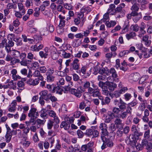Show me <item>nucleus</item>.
<instances>
[{
  "label": "nucleus",
  "mask_w": 152,
  "mask_h": 152,
  "mask_svg": "<svg viewBox=\"0 0 152 152\" xmlns=\"http://www.w3.org/2000/svg\"><path fill=\"white\" fill-rule=\"evenodd\" d=\"M113 103L115 106L118 107H113L112 109V112L110 113L113 115L115 118L119 116V113L125 110L126 107V104L121 98L114 99Z\"/></svg>",
  "instance_id": "obj_1"
},
{
  "label": "nucleus",
  "mask_w": 152,
  "mask_h": 152,
  "mask_svg": "<svg viewBox=\"0 0 152 152\" xmlns=\"http://www.w3.org/2000/svg\"><path fill=\"white\" fill-rule=\"evenodd\" d=\"M39 116V112L36 108H31L28 113V116L30 118V120L29 121H26V123L28 124V125L31 123L32 124V125H34L36 123L35 120Z\"/></svg>",
  "instance_id": "obj_2"
},
{
  "label": "nucleus",
  "mask_w": 152,
  "mask_h": 152,
  "mask_svg": "<svg viewBox=\"0 0 152 152\" xmlns=\"http://www.w3.org/2000/svg\"><path fill=\"white\" fill-rule=\"evenodd\" d=\"M14 45V43L12 41H8L4 38H2L0 41V48H5L6 52L9 53L11 51V48Z\"/></svg>",
  "instance_id": "obj_3"
},
{
  "label": "nucleus",
  "mask_w": 152,
  "mask_h": 152,
  "mask_svg": "<svg viewBox=\"0 0 152 152\" xmlns=\"http://www.w3.org/2000/svg\"><path fill=\"white\" fill-rule=\"evenodd\" d=\"M99 127L102 131L101 136L102 140L104 141L106 139V137H107L108 134L107 130V125L105 123H103L100 124Z\"/></svg>",
  "instance_id": "obj_4"
},
{
  "label": "nucleus",
  "mask_w": 152,
  "mask_h": 152,
  "mask_svg": "<svg viewBox=\"0 0 152 152\" xmlns=\"http://www.w3.org/2000/svg\"><path fill=\"white\" fill-rule=\"evenodd\" d=\"M48 114L50 117L54 118L53 121H54V128H58L59 127L58 124L60 122V120L58 117L56 115V113L54 111L51 110L49 111Z\"/></svg>",
  "instance_id": "obj_5"
},
{
  "label": "nucleus",
  "mask_w": 152,
  "mask_h": 152,
  "mask_svg": "<svg viewBox=\"0 0 152 152\" xmlns=\"http://www.w3.org/2000/svg\"><path fill=\"white\" fill-rule=\"evenodd\" d=\"M126 144L130 145L133 148L135 146L136 143V139L133 135H130L129 137L127 138L126 140Z\"/></svg>",
  "instance_id": "obj_6"
},
{
  "label": "nucleus",
  "mask_w": 152,
  "mask_h": 152,
  "mask_svg": "<svg viewBox=\"0 0 152 152\" xmlns=\"http://www.w3.org/2000/svg\"><path fill=\"white\" fill-rule=\"evenodd\" d=\"M21 55L20 58L21 60L20 61V62L19 63H20L22 66H27L28 65V62H29V60L25 59L26 56V54L22 53Z\"/></svg>",
  "instance_id": "obj_7"
},
{
  "label": "nucleus",
  "mask_w": 152,
  "mask_h": 152,
  "mask_svg": "<svg viewBox=\"0 0 152 152\" xmlns=\"http://www.w3.org/2000/svg\"><path fill=\"white\" fill-rule=\"evenodd\" d=\"M50 94H48V91L46 90L42 91L39 93L40 97L46 101L49 100V97Z\"/></svg>",
  "instance_id": "obj_8"
},
{
  "label": "nucleus",
  "mask_w": 152,
  "mask_h": 152,
  "mask_svg": "<svg viewBox=\"0 0 152 152\" xmlns=\"http://www.w3.org/2000/svg\"><path fill=\"white\" fill-rule=\"evenodd\" d=\"M11 73L12 74V78L14 80L20 79V77L17 75V71L16 69H12L11 72Z\"/></svg>",
  "instance_id": "obj_9"
},
{
  "label": "nucleus",
  "mask_w": 152,
  "mask_h": 152,
  "mask_svg": "<svg viewBox=\"0 0 152 152\" xmlns=\"http://www.w3.org/2000/svg\"><path fill=\"white\" fill-rule=\"evenodd\" d=\"M94 142H90L87 144L83 145L81 147V149L83 151H86L87 148H94Z\"/></svg>",
  "instance_id": "obj_10"
},
{
  "label": "nucleus",
  "mask_w": 152,
  "mask_h": 152,
  "mask_svg": "<svg viewBox=\"0 0 152 152\" xmlns=\"http://www.w3.org/2000/svg\"><path fill=\"white\" fill-rule=\"evenodd\" d=\"M39 82V80L38 79H33L32 78H30L27 80V83L28 84L30 85L35 86L38 85Z\"/></svg>",
  "instance_id": "obj_11"
},
{
  "label": "nucleus",
  "mask_w": 152,
  "mask_h": 152,
  "mask_svg": "<svg viewBox=\"0 0 152 152\" xmlns=\"http://www.w3.org/2000/svg\"><path fill=\"white\" fill-rule=\"evenodd\" d=\"M79 60L77 58H75L71 64L73 69L77 70L79 68Z\"/></svg>",
  "instance_id": "obj_12"
},
{
  "label": "nucleus",
  "mask_w": 152,
  "mask_h": 152,
  "mask_svg": "<svg viewBox=\"0 0 152 152\" xmlns=\"http://www.w3.org/2000/svg\"><path fill=\"white\" fill-rule=\"evenodd\" d=\"M94 91L93 92L92 95L93 97H98L100 100H102V96L101 95V93L98 87L95 88Z\"/></svg>",
  "instance_id": "obj_13"
},
{
  "label": "nucleus",
  "mask_w": 152,
  "mask_h": 152,
  "mask_svg": "<svg viewBox=\"0 0 152 152\" xmlns=\"http://www.w3.org/2000/svg\"><path fill=\"white\" fill-rule=\"evenodd\" d=\"M17 105L16 101H13L10 105V107L8 109V111L10 112H14L16 110V107Z\"/></svg>",
  "instance_id": "obj_14"
},
{
  "label": "nucleus",
  "mask_w": 152,
  "mask_h": 152,
  "mask_svg": "<svg viewBox=\"0 0 152 152\" xmlns=\"http://www.w3.org/2000/svg\"><path fill=\"white\" fill-rule=\"evenodd\" d=\"M115 118V117L113 114H112L110 112L105 117V122L107 123H109Z\"/></svg>",
  "instance_id": "obj_15"
},
{
  "label": "nucleus",
  "mask_w": 152,
  "mask_h": 152,
  "mask_svg": "<svg viewBox=\"0 0 152 152\" xmlns=\"http://www.w3.org/2000/svg\"><path fill=\"white\" fill-rule=\"evenodd\" d=\"M149 37L147 35H145L142 37V40L144 42V44L147 47L149 46L151 44V41L148 39Z\"/></svg>",
  "instance_id": "obj_16"
},
{
  "label": "nucleus",
  "mask_w": 152,
  "mask_h": 152,
  "mask_svg": "<svg viewBox=\"0 0 152 152\" xmlns=\"http://www.w3.org/2000/svg\"><path fill=\"white\" fill-rule=\"evenodd\" d=\"M106 85L108 86L109 90L111 91H114L115 89L117 87L116 84L113 82L108 83L106 82Z\"/></svg>",
  "instance_id": "obj_17"
},
{
  "label": "nucleus",
  "mask_w": 152,
  "mask_h": 152,
  "mask_svg": "<svg viewBox=\"0 0 152 152\" xmlns=\"http://www.w3.org/2000/svg\"><path fill=\"white\" fill-rule=\"evenodd\" d=\"M141 143L143 146H146L147 149L152 147V143L150 142H148L147 140L143 139Z\"/></svg>",
  "instance_id": "obj_18"
},
{
  "label": "nucleus",
  "mask_w": 152,
  "mask_h": 152,
  "mask_svg": "<svg viewBox=\"0 0 152 152\" xmlns=\"http://www.w3.org/2000/svg\"><path fill=\"white\" fill-rule=\"evenodd\" d=\"M115 6L114 4H111L110 5L109 8L108 10V12L111 15H114L116 11L115 10Z\"/></svg>",
  "instance_id": "obj_19"
},
{
  "label": "nucleus",
  "mask_w": 152,
  "mask_h": 152,
  "mask_svg": "<svg viewBox=\"0 0 152 152\" xmlns=\"http://www.w3.org/2000/svg\"><path fill=\"white\" fill-rule=\"evenodd\" d=\"M22 37L23 39V41L24 42H28L29 44H32L34 42L33 39L27 38L26 36L24 34L22 35Z\"/></svg>",
  "instance_id": "obj_20"
},
{
  "label": "nucleus",
  "mask_w": 152,
  "mask_h": 152,
  "mask_svg": "<svg viewBox=\"0 0 152 152\" xmlns=\"http://www.w3.org/2000/svg\"><path fill=\"white\" fill-rule=\"evenodd\" d=\"M70 127V124L69 122L66 121H62L60 125L61 128H64V129L66 130H68Z\"/></svg>",
  "instance_id": "obj_21"
},
{
  "label": "nucleus",
  "mask_w": 152,
  "mask_h": 152,
  "mask_svg": "<svg viewBox=\"0 0 152 152\" xmlns=\"http://www.w3.org/2000/svg\"><path fill=\"white\" fill-rule=\"evenodd\" d=\"M18 7L20 11H21L23 15L25 14L26 10L23 4L21 3H18Z\"/></svg>",
  "instance_id": "obj_22"
},
{
  "label": "nucleus",
  "mask_w": 152,
  "mask_h": 152,
  "mask_svg": "<svg viewBox=\"0 0 152 152\" xmlns=\"http://www.w3.org/2000/svg\"><path fill=\"white\" fill-rule=\"evenodd\" d=\"M33 76L36 77H38L39 80H43V77L40 74V72L38 70H36L33 73Z\"/></svg>",
  "instance_id": "obj_23"
},
{
  "label": "nucleus",
  "mask_w": 152,
  "mask_h": 152,
  "mask_svg": "<svg viewBox=\"0 0 152 152\" xmlns=\"http://www.w3.org/2000/svg\"><path fill=\"white\" fill-rule=\"evenodd\" d=\"M12 54L16 58H18L20 57V56H21V54L22 53H21L18 50H12Z\"/></svg>",
  "instance_id": "obj_24"
},
{
  "label": "nucleus",
  "mask_w": 152,
  "mask_h": 152,
  "mask_svg": "<svg viewBox=\"0 0 152 152\" xmlns=\"http://www.w3.org/2000/svg\"><path fill=\"white\" fill-rule=\"evenodd\" d=\"M119 117L116 118L115 119L114 121L115 124L118 127L119 126H120V127L121 126H122L123 125L122 121L120 118H119Z\"/></svg>",
  "instance_id": "obj_25"
},
{
  "label": "nucleus",
  "mask_w": 152,
  "mask_h": 152,
  "mask_svg": "<svg viewBox=\"0 0 152 152\" xmlns=\"http://www.w3.org/2000/svg\"><path fill=\"white\" fill-rule=\"evenodd\" d=\"M136 36V34L134 32H131L126 35V37L127 40L133 38Z\"/></svg>",
  "instance_id": "obj_26"
},
{
  "label": "nucleus",
  "mask_w": 152,
  "mask_h": 152,
  "mask_svg": "<svg viewBox=\"0 0 152 152\" xmlns=\"http://www.w3.org/2000/svg\"><path fill=\"white\" fill-rule=\"evenodd\" d=\"M63 147L66 152H73L74 151V148L72 145L66 146L64 145Z\"/></svg>",
  "instance_id": "obj_27"
},
{
  "label": "nucleus",
  "mask_w": 152,
  "mask_h": 152,
  "mask_svg": "<svg viewBox=\"0 0 152 152\" xmlns=\"http://www.w3.org/2000/svg\"><path fill=\"white\" fill-rule=\"evenodd\" d=\"M27 58L28 59L29 61L31 62L33 59H35V57L34 56V53L29 52L27 53Z\"/></svg>",
  "instance_id": "obj_28"
},
{
  "label": "nucleus",
  "mask_w": 152,
  "mask_h": 152,
  "mask_svg": "<svg viewBox=\"0 0 152 152\" xmlns=\"http://www.w3.org/2000/svg\"><path fill=\"white\" fill-rule=\"evenodd\" d=\"M149 78V76L148 75H143L140 79L139 81L140 84L144 83L145 81L147 80Z\"/></svg>",
  "instance_id": "obj_29"
},
{
  "label": "nucleus",
  "mask_w": 152,
  "mask_h": 152,
  "mask_svg": "<svg viewBox=\"0 0 152 152\" xmlns=\"http://www.w3.org/2000/svg\"><path fill=\"white\" fill-rule=\"evenodd\" d=\"M62 57L64 58H68L70 57L71 56V54L70 53H68L66 52L65 50H61Z\"/></svg>",
  "instance_id": "obj_30"
},
{
  "label": "nucleus",
  "mask_w": 152,
  "mask_h": 152,
  "mask_svg": "<svg viewBox=\"0 0 152 152\" xmlns=\"http://www.w3.org/2000/svg\"><path fill=\"white\" fill-rule=\"evenodd\" d=\"M61 137L62 140L66 143L69 144L70 143V141L68 140V136L66 134L64 133H62L61 134Z\"/></svg>",
  "instance_id": "obj_31"
},
{
  "label": "nucleus",
  "mask_w": 152,
  "mask_h": 152,
  "mask_svg": "<svg viewBox=\"0 0 152 152\" xmlns=\"http://www.w3.org/2000/svg\"><path fill=\"white\" fill-rule=\"evenodd\" d=\"M115 78L112 76H109L107 78V81L106 82L108 83H112L115 80V81L118 82L119 81V79L117 78L116 79H115Z\"/></svg>",
  "instance_id": "obj_32"
},
{
  "label": "nucleus",
  "mask_w": 152,
  "mask_h": 152,
  "mask_svg": "<svg viewBox=\"0 0 152 152\" xmlns=\"http://www.w3.org/2000/svg\"><path fill=\"white\" fill-rule=\"evenodd\" d=\"M142 17V13L141 12H139L133 18V20L135 23H137Z\"/></svg>",
  "instance_id": "obj_33"
},
{
  "label": "nucleus",
  "mask_w": 152,
  "mask_h": 152,
  "mask_svg": "<svg viewBox=\"0 0 152 152\" xmlns=\"http://www.w3.org/2000/svg\"><path fill=\"white\" fill-rule=\"evenodd\" d=\"M102 101V105L108 104L110 102V99L108 97H106L104 100L103 97L102 96V100H101Z\"/></svg>",
  "instance_id": "obj_34"
},
{
  "label": "nucleus",
  "mask_w": 152,
  "mask_h": 152,
  "mask_svg": "<svg viewBox=\"0 0 152 152\" xmlns=\"http://www.w3.org/2000/svg\"><path fill=\"white\" fill-rule=\"evenodd\" d=\"M92 10V8L89 7H83L81 9V11L83 12V13L86 12L87 13L91 12Z\"/></svg>",
  "instance_id": "obj_35"
},
{
  "label": "nucleus",
  "mask_w": 152,
  "mask_h": 152,
  "mask_svg": "<svg viewBox=\"0 0 152 152\" xmlns=\"http://www.w3.org/2000/svg\"><path fill=\"white\" fill-rule=\"evenodd\" d=\"M54 121H53L51 120H49L47 123V128L49 129H52L53 126L54 128Z\"/></svg>",
  "instance_id": "obj_36"
},
{
  "label": "nucleus",
  "mask_w": 152,
  "mask_h": 152,
  "mask_svg": "<svg viewBox=\"0 0 152 152\" xmlns=\"http://www.w3.org/2000/svg\"><path fill=\"white\" fill-rule=\"evenodd\" d=\"M25 6L27 8H29L33 5L32 0H26L25 4Z\"/></svg>",
  "instance_id": "obj_37"
},
{
  "label": "nucleus",
  "mask_w": 152,
  "mask_h": 152,
  "mask_svg": "<svg viewBox=\"0 0 152 152\" xmlns=\"http://www.w3.org/2000/svg\"><path fill=\"white\" fill-rule=\"evenodd\" d=\"M125 4L124 3H121L116 8V11L118 12H121L122 10V9L125 7Z\"/></svg>",
  "instance_id": "obj_38"
},
{
  "label": "nucleus",
  "mask_w": 152,
  "mask_h": 152,
  "mask_svg": "<svg viewBox=\"0 0 152 152\" xmlns=\"http://www.w3.org/2000/svg\"><path fill=\"white\" fill-rule=\"evenodd\" d=\"M9 87L11 88L12 89L15 90L16 89V86L15 85V84L13 83V80L11 81L8 83Z\"/></svg>",
  "instance_id": "obj_39"
},
{
  "label": "nucleus",
  "mask_w": 152,
  "mask_h": 152,
  "mask_svg": "<svg viewBox=\"0 0 152 152\" xmlns=\"http://www.w3.org/2000/svg\"><path fill=\"white\" fill-rule=\"evenodd\" d=\"M20 62V59L16 58L15 57H12L11 61L10 64L12 65H15L17 63H18Z\"/></svg>",
  "instance_id": "obj_40"
},
{
  "label": "nucleus",
  "mask_w": 152,
  "mask_h": 152,
  "mask_svg": "<svg viewBox=\"0 0 152 152\" xmlns=\"http://www.w3.org/2000/svg\"><path fill=\"white\" fill-rule=\"evenodd\" d=\"M93 130L91 129H88L86 130V132L84 133V134L88 137H91L93 134Z\"/></svg>",
  "instance_id": "obj_41"
},
{
  "label": "nucleus",
  "mask_w": 152,
  "mask_h": 152,
  "mask_svg": "<svg viewBox=\"0 0 152 152\" xmlns=\"http://www.w3.org/2000/svg\"><path fill=\"white\" fill-rule=\"evenodd\" d=\"M139 75L138 74H132L131 75L130 77H132V79L134 81H136L139 79Z\"/></svg>",
  "instance_id": "obj_42"
},
{
  "label": "nucleus",
  "mask_w": 152,
  "mask_h": 152,
  "mask_svg": "<svg viewBox=\"0 0 152 152\" xmlns=\"http://www.w3.org/2000/svg\"><path fill=\"white\" fill-rule=\"evenodd\" d=\"M110 73L111 74L112 76L115 78H116L118 77L116 71L114 68H111L110 70Z\"/></svg>",
  "instance_id": "obj_43"
},
{
  "label": "nucleus",
  "mask_w": 152,
  "mask_h": 152,
  "mask_svg": "<svg viewBox=\"0 0 152 152\" xmlns=\"http://www.w3.org/2000/svg\"><path fill=\"white\" fill-rule=\"evenodd\" d=\"M12 134L6 133L5 136L6 141L7 143L9 142L12 138Z\"/></svg>",
  "instance_id": "obj_44"
},
{
  "label": "nucleus",
  "mask_w": 152,
  "mask_h": 152,
  "mask_svg": "<svg viewBox=\"0 0 152 152\" xmlns=\"http://www.w3.org/2000/svg\"><path fill=\"white\" fill-rule=\"evenodd\" d=\"M34 42L35 41L38 43L42 39V38L41 36L39 35H35L34 36Z\"/></svg>",
  "instance_id": "obj_45"
},
{
  "label": "nucleus",
  "mask_w": 152,
  "mask_h": 152,
  "mask_svg": "<svg viewBox=\"0 0 152 152\" xmlns=\"http://www.w3.org/2000/svg\"><path fill=\"white\" fill-rule=\"evenodd\" d=\"M14 41L16 42V44L17 46H21L23 44L22 39L21 38H15V39L14 40Z\"/></svg>",
  "instance_id": "obj_46"
},
{
  "label": "nucleus",
  "mask_w": 152,
  "mask_h": 152,
  "mask_svg": "<svg viewBox=\"0 0 152 152\" xmlns=\"http://www.w3.org/2000/svg\"><path fill=\"white\" fill-rule=\"evenodd\" d=\"M65 81L64 78H61L57 81V85L58 86L63 85L64 84Z\"/></svg>",
  "instance_id": "obj_47"
},
{
  "label": "nucleus",
  "mask_w": 152,
  "mask_h": 152,
  "mask_svg": "<svg viewBox=\"0 0 152 152\" xmlns=\"http://www.w3.org/2000/svg\"><path fill=\"white\" fill-rule=\"evenodd\" d=\"M139 9V7L138 4H134L131 7L130 9L132 11H138Z\"/></svg>",
  "instance_id": "obj_48"
},
{
  "label": "nucleus",
  "mask_w": 152,
  "mask_h": 152,
  "mask_svg": "<svg viewBox=\"0 0 152 152\" xmlns=\"http://www.w3.org/2000/svg\"><path fill=\"white\" fill-rule=\"evenodd\" d=\"M139 28V26L137 24L132 25L131 26V29L135 32H137L138 31Z\"/></svg>",
  "instance_id": "obj_49"
},
{
  "label": "nucleus",
  "mask_w": 152,
  "mask_h": 152,
  "mask_svg": "<svg viewBox=\"0 0 152 152\" xmlns=\"http://www.w3.org/2000/svg\"><path fill=\"white\" fill-rule=\"evenodd\" d=\"M55 77L52 75H47V80L48 82H52L54 80Z\"/></svg>",
  "instance_id": "obj_50"
},
{
  "label": "nucleus",
  "mask_w": 152,
  "mask_h": 152,
  "mask_svg": "<svg viewBox=\"0 0 152 152\" xmlns=\"http://www.w3.org/2000/svg\"><path fill=\"white\" fill-rule=\"evenodd\" d=\"M128 114L127 112H123L119 114V116L122 119H124L126 118L128 115Z\"/></svg>",
  "instance_id": "obj_51"
},
{
  "label": "nucleus",
  "mask_w": 152,
  "mask_h": 152,
  "mask_svg": "<svg viewBox=\"0 0 152 152\" xmlns=\"http://www.w3.org/2000/svg\"><path fill=\"white\" fill-rule=\"evenodd\" d=\"M124 98L126 101H129L131 98V95L128 93H126L124 95Z\"/></svg>",
  "instance_id": "obj_52"
},
{
  "label": "nucleus",
  "mask_w": 152,
  "mask_h": 152,
  "mask_svg": "<svg viewBox=\"0 0 152 152\" xmlns=\"http://www.w3.org/2000/svg\"><path fill=\"white\" fill-rule=\"evenodd\" d=\"M15 35L14 34H9L7 36V38L8 41H11L12 40L14 41L15 38Z\"/></svg>",
  "instance_id": "obj_53"
},
{
  "label": "nucleus",
  "mask_w": 152,
  "mask_h": 152,
  "mask_svg": "<svg viewBox=\"0 0 152 152\" xmlns=\"http://www.w3.org/2000/svg\"><path fill=\"white\" fill-rule=\"evenodd\" d=\"M39 10L40 9L36 7L35 8L34 10L35 12L34 13V15L35 17H38L39 16L40 14Z\"/></svg>",
  "instance_id": "obj_54"
},
{
  "label": "nucleus",
  "mask_w": 152,
  "mask_h": 152,
  "mask_svg": "<svg viewBox=\"0 0 152 152\" xmlns=\"http://www.w3.org/2000/svg\"><path fill=\"white\" fill-rule=\"evenodd\" d=\"M105 142L106 143L108 147H111L113 146V142L108 139H107L106 138V140H105Z\"/></svg>",
  "instance_id": "obj_55"
},
{
  "label": "nucleus",
  "mask_w": 152,
  "mask_h": 152,
  "mask_svg": "<svg viewBox=\"0 0 152 152\" xmlns=\"http://www.w3.org/2000/svg\"><path fill=\"white\" fill-rule=\"evenodd\" d=\"M54 72V69L53 68L50 67L49 68L47 72H46V75H52Z\"/></svg>",
  "instance_id": "obj_56"
},
{
  "label": "nucleus",
  "mask_w": 152,
  "mask_h": 152,
  "mask_svg": "<svg viewBox=\"0 0 152 152\" xmlns=\"http://www.w3.org/2000/svg\"><path fill=\"white\" fill-rule=\"evenodd\" d=\"M45 122V120H42L40 119H37L36 121V122L37 124L39 125L44 124Z\"/></svg>",
  "instance_id": "obj_57"
},
{
  "label": "nucleus",
  "mask_w": 152,
  "mask_h": 152,
  "mask_svg": "<svg viewBox=\"0 0 152 152\" xmlns=\"http://www.w3.org/2000/svg\"><path fill=\"white\" fill-rule=\"evenodd\" d=\"M129 53V50H124L121 51L119 53L120 56L122 57L126 56Z\"/></svg>",
  "instance_id": "obj_58"
},
{
  "label": "nucleus",
  "mask_w": 152,
  "mask_h": 152,
  "mask_svg": "<svg viewBox=\"0 0 152 152\" xmlns=\"http://www.w3.org/2000/svg\"><path fill=\"white\" fill-rule=\"evenodd\" d=\"M108 128L109 130L111 132H114L115 130V124H111Z\"/></svg>",
  "instance_id": "obj_59"
},
{
  "label": "nucleus",
  "mask_w": 152,
  "mask_h": 152,
  "mask_svg": "<svg viewBox=\"0 0 152 152\" xmlns=\"http://www.w3.org/2000/svg\"><path fill=\"white\" fill-rule=\"evenodd\" d=\"M150 130L149 129H148L145 132L144 135V138H145V139L147 140L149 137H150Z\"/></svg>",
  "instance_id": "obj_60"
},
{
  "label": "nucleus",
  "mask_w": 152,
  "mask_h": 152,
  "mask_svg": "<svg viewBox=\"0 0 152 152\" xmlns=\"http://www.w3.org/2000/svg\"><path fill=\"white\" fill-rule=\"evenodd\" d=\"M40 56L42 58H46L47 57L48 55L47 53H45L43 51H40L39 53Z\"/></svg>",
  "instance_id": "obj_61"
},
{
  "label": "nucleus",
  "mask_w": 152,
  "mask_h": 152,
  "mask_svg": "<svg viewBox=\"0 0 152 152\" xmlns=\"http://www.w3.org/2000/svg\"><path fill=\"white\" fill-rule=\"evenodd\" d=\"M77 134L79 138H82L84 136L83 132L80 130H78L77 131Z\"/></svg>",
  "instance_id": "obj_62"
},
{
  "label": "nucleus",
  "mask_w": 152,
  "mask_h": 152,
  "mask_svg": "<svg viewBox=\"0 0 152 152\" xmlns=\"http://www.w3.org/2000/svg\"><path fill=\"white\" fill-rule=\"evenodd\" d=\"M13 23L14 26L16 27H18L20 24L19 20L16 18L13 21Z\"/></svg>",
  "instance_id": "obj_63"
},
{
  "label": "nucleus",
  "mask_w": 152,
  "mask_h": 152,
  "mask_svg": "<svg viewBox=\"0 0 152 152\" xmlns=\"http://www.w3.org/2000/svg\"><path fill=\"white\" fill-rule=\"evenodd\" d=\"M31 66L34 69H37L39 66V64L37 62H34L32 64Z\"/></svg>",
  "instance_id": "obj_64"
}]
</instances>
